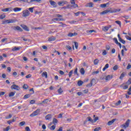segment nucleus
I'll use <instances>...</instances> for the list:
<instances>
[{"mask_svg":"<svg viewBox=\"0 0 131 131\" xmlns=\"http://www.w3.org/2000/svg\"><path fill=\"white\" fill-rule=\"evenodd\" d=\"M121 11V9H115L113 10H105L103 12L100 13V15H105V14H108V13H110V14H113L114 13H119Z\"/></svg>","mask_w":131,"mask_h":131,"instance_id":"obj_1","label":"nucleus"},{"mask_svg":"<svg viewBox=\"0 0 131 131\" xmlns=\"http://www.w3.org/2000/svg\"><path fill=\"white\" fill-rule=\"evenodd\" d=\"M40 113V109L37 108L36 111H34L31 114H30V117H34L39 115Z\"/></svg>","mask_w":131,"mask_h":131,"instance_id":"obj_2","label":"nucleus"},{"mask_svg":"<svg viewBox=\"0 0 131 131\" xmlns=\"http://www.w3.org/2000/svg\"><path fill=\"white\" fill-rule=\"evenodd\" d=\"M16 21V20L13 19H6L3 22V25H6V24H13L15 23Z\"/></svg>","mask_w":131,"mask_h":131,"instance_id":"obj_3","label":"nucleus"},{"mask_svg":"<svg viewBox=\"0 0 131 131\" xmlns=\"http://www.w3.org/2000/svg\"><path fill=\"white\" fill-rule=\"evenodd\" d=\"M29 15H30V12L28 10H25L23 11V17H27L29 16Z\"/></svg>","mask_w":131,"mask_h":131,"instance_id":"obj_4","label":"nucleus"},{"mask_svg":"<svg viewBox=\"0 0 131 131\" xmlns=\"http://www.w3.org/2000/svg\"><path fill=\"white\" fill-rule=\"evenodd\" d=\"M130 122V120L129 119H127V121L125 122V123L123 124L122 126H123V128H126L129 126Z\"/></svg>","mask_w":131,"mask_h":131,"instance_id":"obj_5","label":"nucleus"},{"mask_svg":"<svg viewBox=\"0 0 131 131\" xmlns=\"http://www.w3.org/2000/svg\"><path fill=\"white\" fill-rule=\"evenodd\" d=\"M12 90H15L16 91H19L20 90V87L16 84H12L11 86Z\"/></svg>","mask_w":131,"mask_h":131,"instance_id":"obj_6","label":"nucleus"},{"mask_svg":"<svg viewBox=\"0 0 131 131\" xmlns=\"http://www.w3.org/2000/svg\"><path fill=\"white\" fill-rule=\"evenodd\" d=\"M57 4L60 6H63L64 5H67L68 3L66 1H62L61 2H58Z\"/></svg>","mask_w":131,"mask_h":131,"instance_id":"obj_7","label":"nucleus"},{"mask_svg":"<svg viewBox=\"0 0 131 131\" xmlns=\"http://www.w3.org/2000/svg\"><path fill=\"white\" fill-rule=\"evenodd\" d=\"M95 82V79H92L91 80V82L90 83L86 84V86L87 88H91L92 86H93V84Z\"/></svg>","mask_w":131,"mask_h":131,"instance_id":"obj_8","label":"nucleus"},{"mask_svg":"<svg viewBox=\"0 0 131 131\" xmlns=\"http://www.w3.org/2000/svg\"><path fill=\"white\" fill-rule=\"evenodd\" d=\"M49 3L51 6L53 7V8H57V3L53 1H49Z\"/></svg>","mask_w":131,"mask_h":131,"instance_id":"obj_9","label":"nucleus"},{"mask_svg":"<svg viewBox=\"0 0 131 131\" xmlns=\"http://www.w3.org/2000/svg\"><path fill=\"white\" fill-rule=\"evenodd\" d=\"M20 27L26 31H29V28L26 25H21Z\"/></svg>","mask_w":131,"mask_h":131,"instance_id":"obj_10","label":"nucleus"},{"mask_svg":"<svg viewBox=\"0 0 131 131\" xmlns=\"http://www.w3.org/2000/svg\"><path fill=\"white\" fill-rule=\"evenodd\" d=\"M116 121V119H113L111 121L107 122V125L111 126Z\"/></svg>","mask_w":131,"mask_h":131,"instance_id":"obj_11","label":"nucleus"},{"mask_svg":"<svg viewBox=\"0 0 131 131\" xmlns=\"http://www.w3.org/2000/svg\"><path fill=\"white\" fill-rule=\"evenodd\" d=\"M118 38L119 41L122 42L123 43V45H125V41L123 39H122V38H121L120 34H118Z\"/></svg>","mask_w":131,"mask_h":131,"instance_id":"obj_12","label":"nucleus"},{"mask_svg":"<svg viewBox=\"0 0 131 131\" xmlns=\"http://www.w3.org/2000/svg\"><path fill=\"white\" fill-rule=\"evenodd\" d=\"M113 76L111 75H108L105 77V81H110L113 79Z\"/></svg>","mask_w":131,"mask_h":131,"instance_id":"obj_13","label":"nucleus"},{"mask_svg":"<svg viewBox=\"0 0 131 131\" xmlns=\"http://www.w3.org/2000/svg\"><path fill=\"white\" fill-rule=\"evenodd\" d=\"M14 30L15 31H18L19 32H23V30L19 27V26H16V27H14Z\"/></svg>","mask_w":131,"mask_h":131,"instance_id":"obj_14","label":"nucleus"},{"mask_svg":"<svg viewBox=\"0 0 131 131\" xmlns=\"http://www.w3.org/2000/svg\"><path fill=\"white\" fill-rule=\"evenodd\" d=\"M52 118V114H48L46 115V116H45V119L46 120H50V119H51Z\"/></svg>","mask_w":131,"mask_h":131,"instance_id":"obj_15","label":"nucleus"},{"mask_svg":"<svg viewBox=\"0 0 131 131\" xmlns=\"http://www.w3.org/2000/svg\"><path fill=\"white\" fill-rule=\"evenodd\" d=\"M75 0H71V3L72 5H73V7L74 8H77L78 7V6L77 4H75Z\"/></svg>","mask_w":131,"mask_h":131,"instance_id":"obj_16","label":"nucleus"},{"mask_svg":"<svg viewBox=\"0 0 131 131\" xmlns=\"http://www.w3.org/2000/svg\"><path fill=\"white\" fill-rule=\"evenodd\" d=\"M12 8H5V9H3L2 10V11L3 12H8V11H12Z\"/></svg>","mask_w":131,"mask_h":131,"instance_id":"obj_17","label":"nucleus"},{"mask_svg":"<svg viewBox=\"0 0 131 131\" xmlns=\"http://www.w3.org/2000/svg\"><path fill=\"white\" fill-rule=\"evenodd\" d=\"M21 49V47H14V48H12V51L14 52V51H18L20 50V49Z\"/></svg>","mask_w":131,"mask_h":131,"instance_id":"obj_18","label":"nucleus"},{"mask_svg":"<svg viewBox=\"0 0 131 131\" xmlns=\"http://www.w3.org/2000/svg\"><path fill=\"white\" fill-rule=\"evenodd\" d=\"M58 122V120L57 119L55 118H54L53 119V120H52V123L54 124V125H56Z\"/></svg>","mask_w":131,"mask_h":131,"instance_id":"obj_19","label":"nucleus"},{"mask_svg":"<svg viewBox=\"0 0 131 131\" xmlns=\"http://www.w3.org/2000/svg\"><path fill=\"white\" fill-rule=\"evenodd\" d=\"M120 88L123 89V90H127L128 88V85H124V84H122L120 85Z\"/></svg>","mask_w":131,"mask_h":131,"instance_id":"obj_20","label":"nucleus"},{"mask_svg":"<svg viewBox=\"0 0 131 131\" xmlns=\"http://www.w3.org/2000/svg\"><path fill=\"white\" fill-rule=\"evenodd\" d=\"M42 77H45V78H48V73L47 72H43V73L42 74Z\"/></svg>","mask_w":131,"mask_h":131,"instance_id":"obj_21","label":"nucleus"},{"mask_svg":"<svg viewBox=\"0 0 131 131\" xmlns=\"http://www.w3.org/2000/svg\"><path fill=\"white\" fill-rule=\"evenodd\" d=\"M110 5L109 3H107L106 4H101L100 7L101 8H104L107 7V5Z\"/></svg>","mask_w":131,"mask_h":131,"instance_id":"obj_22","label":"nucleus"},{"mask_svg":"<svg viewBox=\"0 0 131 131\" xmlns=\"http://www.w3.org/2000/svg\"><path fill=\"white\" fill-rule=\"evenodd\" d=\"M55 21H65V19H63V18H55L53 19Z\"/></svg>","mask_w":131,"mask_h":131,"instance_id":"obj_23","label":"nucleus"},{"mask_svg":"<svg viewBox=\"0 0 131 131\" xmlns=\"http://www.w3.org/2000/svg\"><path fill=\"white\" fill-rule=\"evenodd\" d=\"M80 73L81 75H84L85 73L84 69V68H81L80 70Z\"/></svg>","mask_w":131,"mask_h":131,"instance_id":"obj_24","label":"nucleus"},{"mask_svg":"<svg viewBox=\"0 0 131 131\" xmlns=\"http://www.w3.org/2000/svg\"><path fill=\"white\" fill-rule=\"evenodd\" d=\"M26 124V122L23 121H21L20 122V123H19V126L20 127L23 126L24 125H25Z\"/></svg>","mask_w":131,"mask_h":131,"instance_id":"obj_25","label":"nucleus"},{"mask_svg":"<svg viewBox=\"0 0 131 131\" xmlns=\"http://www.w3.org/2000/svg\"><path fill=\"white\" fill-rule=\"evenodd\" d=\"M22 10L21 8H14V9H13V11H14V12H18V11H20Z\"/></svg>","mask_w":131,"mask_h":131,"instance_id":"obj_26","label":"nucleus"},{"mask_svg":"<svg viewBox=\"0 0 131 131\" xmlns=\"http://www.w3.org/2000/svg\"><path fill=\"white\" fill-rule=\"evenodd\" d=\"M125 75V73L123 72V73H122L120 76L119 77V79L120 80H122L123 79V77H124Z\"/></svg>","mask_w":131,"mask_h":131,"instance_id":"obj_27","label":"nucleus"},{"mask_svg":"<svg viewBox=\"0 0 131 131\" xmlns=\"http://www.w3.org/2000/svg\"><path fill=\"white\" fill-rule=\"evenodd\" d=\"M58 24H60L59 27H65V26H67V25L66 24L62 23V22H59Z\"/></svg>","mask_w":131,"mask_h":131,"instance_id":"obj_28","label":"nucleus"},{"mask_svg":"<svg viewBox=\"0 0 131 131\" xmlns=\"http://www.w3.org/2000/svg\"><path fill=\"white\" fill-rule=\"evenodd\" d=\"M99 59H96L94 60V64L95 66L97 65L99 63Z\"/></svg>","mask_w":131,"mask_h":131,"instance_id":"obj_29","label":"nucleus"},{"mask_svg":"<svg viewBox=\"0 0 131 131\" xmlns=\"http://www.w3.org/2000/svg\"><path fill=\"white\" fill-rule=\"evenodd\" d=\"M83 84V82L81 80H79L77 82V84L79 86L82 85Z\"/></svg>","mask_w":131,"mask_h":131,"instance_id":"obj_30","label":"nucleus"},{"mask_svg":"<svg viewBox=\"0 0 131 131\" xmlns=\"http://www.w3.org/2000/svg\"><path fill=\"white\" fill-rule=\"evenodd\" d=\"M57 92L60 95H61L63 93V90L61 88H59V89H58Z\"/></svg>","mask_w":131,"mask_h":131,"instance_id":"obj_31","label":"nucleus"},{"mask_svg":"<svg viewBox=\"0 0 131 131\" xmlns=\"http://www.w3.org/2000/svg\"><path fill=\"white\" fill-rule=\"evenodd\" d=\"M23 89H24V90H27L28 89L29 86H28V85L27 84H24V85H23Z\"/></svg>","mask_w":131,"mask_h":131,"instance_id":"obj_32","label":"nucleus"},{"mask_svg":"<svg viewBox=\"0 0 131 131\" xmlns=\"http://www.w3.org/2000/svg\"><path fill=\"white\" fill-rule=\"evenodd\" d=\"M108 68H109V64H105L104 68L102 69V71H105Z\"/></svg>","mask_w":131,"mask_h":131,"instance_id":"obj_33","label":"nucleus"},{"mask_svg":"<svg viewBox=\"0 0 131 131\" xmlns=\"http://www.w3.org/2000/svg\"><path fill=\"white\" fill-rule=\"evenodd\" d=\"M31 95L30 94H27L24 96L23 99H27L28 98L30 97Z\"/></svg>","mask_w":131,"mask_h":131,"instance_id":"obj_34","label":"nucleus"},{"mask_svg":"<svg viewBox=\"0 0 131 131\" xmlns=\"http://www.w3.org/2000/svg\"><path fill=\"white\" fill-rule=\"evenodd\" d=\"M109 29H110V28H108V27L105 26L104 29H103V30L105 32H107Z\"/></svg>","mask_w":131,"mask_h":131,"instance_id":"obj_35","label":"nucleus"},{"mask_svg":"<svg viewBox=\"0 0 131 131\" xmlns=\"http://www.w3.org/2000/svg\"><path fill=\"white\" fill-rule=\"evenodd\" d=\"M55 40H56V38H55V37H50V38H49V39H48V41H53Z\"/></svg>","mask_w":131,"mask_h":131,"instance_id":"obj_36","label":"nucleus"},{"mask_svg":"<svg viewBox=\"0 0 131 131\" xmlns=\"http://www.w3.org/2000/svg\"><path fill=\"white\" fill-rule=\"evenodd\" d=\"M87 119H88V121H90V122H91V123H93V119H92V117H88L87 118Z\"/></svg>","mask_w":131,"mask_h":131,"instance_id":"obj_37","label":"nucleus"},{"mask_svg":"<svg viewBox=\"0 0 131 131\" xmlns=\"http://www.w3.org/2000/svg\"><path fill=\"white\" fill-rule=\"evenodd\" d=\"M66 49L68 51H72V49L69 45H67L66 47Z\"/></svg>","mask_w":131,"mask_h":131,"instance_id":"obj_38","label":"nucleus"},{"mask_svg":"<svg viewBox=\"0 0 131 131\" xmlns=\"http://www.w3.org/2000/svg\"><path fill=\"white\" fill-rule=\"evenodd\" d=\"M74 43H75V48L77 50L78 49L79 46L78 43L77 42H75Z\"/></svg>","mask_w":131,"mask_h":131,"instance_id":"obj_39","label":"nucleus"},{"mask_svg":"<svg viewBox=\"0 0 131 131\" xmlns=\"http://www.w3.org/2000/svg\"><path fill=\"white\" fill-rule=\"evenodd\" d=\"M15 95V92H10V93L9 94V96L10 97H13Z\"/></svg>","mask_w":131,"mask_h":131,"instance_id":"obj_40","label":"nucleus"},{"mask_svg":"<svg viewBox=\"0 0 131 131\" xmlns=\"http://www.w3.org/2000/svg\"><path fill=\"white\" fill-rule=\"evenodd\" d=\"M126 84L128 85H130L131 84V78H129L128 81L126 82Z\"/></svg>","mask_w":131,"mask_h":131,"instance_id":"obj_41","label":"nucleus"},{"mask_svg":"<svg viewBox=\"0 0 131 131\" xmlns=\"http://www.w3.org/2000/svg\"><path fill=\"white\" fill-rule=\"evenodd\" d=\"M74 74L79 75V74L78 73V69L77 68H76L75 70V71H74Z\"/></svg>","mask_w":131,"mask_h":131,"instance_id":"obj_42","label":"nucleus"},{"mask_svg":"<svg viewBox=\"0 0 131 131\" xmlns=\"http://www.w3.org/2000/svg\"><path fill=\"white\" fill-rule=\"evenodd\" d=\"M99 120V118L98 117H96L95 118H94V119L93 120V123L96 122L97 121H98Z\"/></svg>","mask_w":131,"mask_h":131,"instance_id":"obj_43","label":"nucleus"},{"mask_svg":"<svg viewBox=\"0 0 131 131\" xmlns=\"http://www.w3.org/2000/svg\"><path fill=\"white\" fill-rule=\"evenodd\" d=\"M115 23H116L117 24H118L120 26H121V21H120V20H116V21H115Z\"/></svg>","mask_w":131,"mask_h":131,"instance_id":"obj_44","label":"nucleus"},{"mask_svg":"<svg viewBox=\"0 0 131 131\" xmlns=\"http://www.w3.org/2000/svg\"><path fill=\"white\" fill-rule=\"evenodd\" d=\"M89 89H85L84 90H82V92L84 93V94H87L89 93Z\"/></svg>","mask_w":131,"mask_h":131,"instance_id":"obj_45","label":"nucleus"},{"mask_svg":"<svg viewBox=\"0 0 131 131\" xmlns=\"http://www.w3.org/2000/svg\"><path fill=\"white\" fill-rule=\"evenodd\" d=\"M107 55V52L105 50H103L102 55L105 56Z\"/></svg>","mask_w":131,"mask_h":131,"instance_id":"obj_46","label":"nucleus"},{"mask_svg":"<svg viewBox=\"0 0 131 131\" xmlns=\"http://www.w3.org/2000/svg\"><path fill=\"white\" fill-rule=\"evenodd\" d=\"M111 49V47L110 46L108 45H106V46H105V50H106V51H110Z\"/></svg>","mask_w":131,"mask_h":131,"instance_id":"obj_47","label":"nucleus"},{"mask_svg":"<svg viewBox=\"0 0 131 131\" xmlns=\"http://www.w3.org/2000/svg\"><path fill=\"white\" fill-rule=\"evenodd\" d=\"M6 17V15L5 14H2L0 15V19H3Z\"/></svg>","mask_w":131,"mask_h":131,"instance_id":"obj_48","label":"nucleus"},{"mask_svg":"<svg viewBox=\"0 0 131 131\" xmlns=\"http://www.w3.org/2000/svg\"><path fill=\"white\" fill-rule=\"evenodd\" d=\"M113 69L114 70V71H116L118 69V66L117 65H116L113 68Z\"/></svg>","mask_w":131,"mask_h":131,"instance_id":"obj_49","label":"nucleus"},{"mask_svg":"<svg viewBox=\"0 0 131 131\" xmlns=\"http://www.w3.org/2000/svg\"><path fill=\"white\" fill-rule=\"evenodd\" d=\"M73 73V71L71 70L69 73V77H71L72 74Z\"/></svg>","mask_w":131,"mask_h":131,"instance_id":"obj_50","label":"nucleus"},{"mask_svg":"<svg viewBox=\"0 0 131 131\" xmlns=\"http://www.w3.org/2000/svg\"><path fill=\"white\" fill-rule=\"evenodd\" d=\"M55 128H56V126L53 125V126H52L50 128V129H51V130H55Z\"/></svg>","mask_w":131,"mask_h":131,"instance_id":"obj_51","label":"nucleus"},{"mask_svg":"<svg viewBox=\"0 0 131 131\" xmlns=\"http://www.w3.org/2000/svg\"><path fill=\"white\" fill-rule=\"evenodd\" d=\"M115 53H116V49L115 48L112 49V50H111V53L112 54H114Z\"/></svg>","mask_w":131,"mask_h":131,"instance_id":"obj_52","label":"nucleus"},{"mask_svg":"<svg viewBox=\"0 0 131 131\" xmlns=\"http://www.w3.org/2000/svg\"><path fill=\"white\" fill-rule=\"evenodd\" d=\"M127 94L128 95H131V86H130V87L128 89V91L127 92Z\"/></svg>","mask_w":131,"mask_h":131,"instance_id":"obj_53","label":"nucleus"},{"mask_svg":"<svg viewBox=\"0 0 131 131\" xmlns=\"http://www.w3.org/2000/svg\"><path fill=\"white\" fill-rule=\"evenodd\" d=\"M88 6L90 8H92L93 7V3H90L88 4Z\"/></svg>","mask_w":131,"mask_h":131,"instance_id":"obj_54","label":"nucleus"},{"mask_svg":"<svg viewBox=\"0 0 131 131\" xmlns=\"http://www.w3.org/2000/svg\"><path fill=\"white\" fill-rule=\"evenodd\" d=\"M121 104V101L119 100L117 103H115L116 105H119Z\"/></svg>","mask_w":131,"mask_h":131,"instance_id":"obj_55","label":"nucleus"},{"mask_svg":"<svg viewBox=\"0 0 131 131\" xmlns=\"http://www.w3.org/2000/svg\"><path fill=\"white\" fill-rule=\"evenodd\" d=\"M101 128L100 127H97L94 129V131H99Z\"/></svg>","mask_w":131,"mask_h":131,"instance_id":"obj_56","label":"nucleus"},{"mask_svg":"<svg viewBox=\"0 0 131 131\" xmlns=\"http://www.w3.org/2000/svg\"><path fill=\"white\" fill-rule=\"evenodd\" d=\"M131 68V64L130 63H128V66H127L126 69L129 70Z\"/></svg>","mask_w":131,"mask_h":131,"instance_id":"obj_57","label":"nucleus"},{"mask_svg":"<svg viewBox=\"0 0 131 131\" xmlns=\"http://www.w3.org/2000/svg\"><path fill=\"white\" fill-rule=\"evenodd\" d=\"M68 36L70 37H72L74 36L73 33H70L69 34H68Z\"/></svg>","mask_w":131,"mask_h":131,"instance_id":"obj_58","label":"nucleus"},{"mask_svg":"<svg viewBox=\"0 0 131 131\" xmlns=\"http://www.w3.org/2000/svg\"><path fill=\"white\" fill-rule=\"evenodd\" d=\"M10 129V126H8L7 128L4 129V131H9Z\"/></svg>","mask_w":131,"mask_h":131,"instance_id":"obj_59","label":"nucleus"},{"mask_svg":"<svg viewBox=\"0 0 131 131\" xmlns=\"http://www.w3.org/2000/svg\"><path fill=\"white\" fill-rule=\"evenodd\" d=\"M69 6H70V5H68L67 6H64L63 7H62L61 9H68L69 8Z\"/></svg>","mask_w":131,"mask_h":131,"instance_id":"obj_60","label":"nucleus"},{"mask_svg":"<svg viewBox=\"0 0 131 131\" xmlns=\"http://www.w3.org/2000/svg\"><path fill=\"white\" fill-rule=\"evenodd\" d=\"M125 38H126L127 40H129L131 41V37H130L129 36L126 35V36H125Z\"/></svg>","mask_w":131,"mask_h":131,"instance_id":"obj_61","label":"nucleus"},{"mask_svg":"<svg viewBox=\"0 0 131 131\" xmlns=\"http://www.w3.org/2000/svg\"><path fill=\"white\" fill-rule=\"evenodd\" d=\"M29 10L31 12V13H33V8H30Z\"/></svg>","mask_w":131,"mask_h":131,"instance_id":"obj_62","label":"nucleus"},{"mask_svg":"<svg viewBox=\"0 0 131 131\" xmlns=\"http://www.w3.org/2000/svg\"><path fill=\"white\" fill-rule=\"evenodd\" d=\"M25 129L26 131H31L30 128L28 126L26 127Z\"/></svg>","mask_w":131,"mask_h":131,"instance_id":"obj_63","label":"nucleus"},{"mask_svg":"<svg viewBox=\"0 0 131 131\" xmlns=\"http://www.w3.org/2000/svg\"><path fill=\"white\" fill-rule=\"evenodd\" d=\"M48 102V99H45V100H43L42 103H47Z\"/></svg>","mask_w":131,"mask_h":131,"instance_id":"obj_64","label":"nucleus"}]
</instances>
